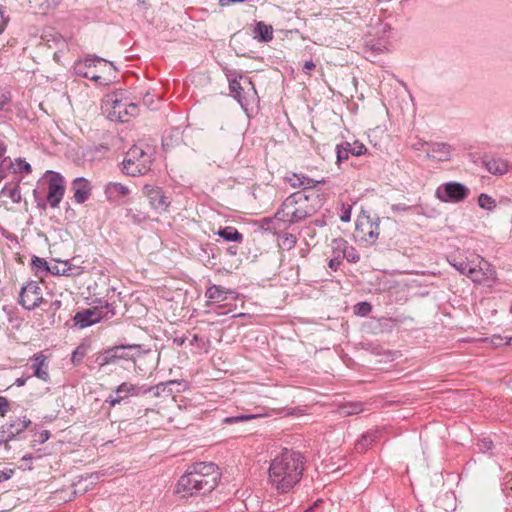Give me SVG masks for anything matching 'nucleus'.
Returning <instances> with one entry per match:
<instances>
[{
    "instance_id": "1",
    "label": "nucleus",
    "mask_w": 512,
    "mask_h": 512,
    "mask_svg": "<svg viewBox=\"0 0 512 512\" xmlns=\"http://www.w3.org/2000/svg\"><path fill=\"white\" fill-rule=\"evenodd\" d=\"M305 470V456L292 449H283L271 460L268 481L278 493L290 492L302 479Z\"/></svg>"
},
{
    "instance_id": "2",
    "label": "nucleus",
    "mask_w": 512,
    "mask_h": 512,
    "mask_svg": "<svg viewBox=\"0 0 512 512\" xmlns=\"http://www.w3.org/2000/svg\"><path fill=\"white\" fill-rule=\"evenodd\" d=\"M221 473L213 462H196L191 464L179 478L177 491L187 495H205L215 489Z\"/></svg>"
},
{
    "instance_id": "3",
    "label": "nucleus",
    "mask_w": 512,
    "mask_h": 512,
    "mask_svg": "<svg viewBox=\"0 0 512 512\" xmlns=\"http://www.w3.org/2000/svg\"><path fill=\"white\" fill-rule=\"evenodd\" d=\"M321 206L319 194L297 191L283 201L274 218L291 225L311 217Z\"/></svg>"
},
{
    "instance_id": "4",
    "label": "nucleus",
    "mask_w": 512,
    "mask_h": 512,
    "mask_svg": "<svg viewBox=\"0 0 512 512\" xmlns=\"http://www.w3.org/2000/svg\"><path fill=\"white\" fill-rule=\"evenodd\" d=\"M225 74L229 82L230 93L240 106L246 110L251 100L257 97V91L251 78L231 70H227Z\"/></svg>"
},
{
    "instance_id": "5",
    "label": "nucleus",
    "mask_w": 512,
    "mask_h": 512,
    "mask_svg": "<svg viewBox=\"0 0 512 512\" xmlns=\"http://www.w3.org/2000/svg\"><path fill=\"white\" fill-rule=\"evenodd\" d=\"M142 353H144V350L139 344L115 345L99 352L96 357V362L100 366L116 364L120 361L135 362L136 358Z\"/></svg>"
},
{
    "instance_id": "6",
    "label": "nucleus",
    "mask_w": 512,
    "mask_h": 512,
    "mask_svg": "<svg viewBox=\"0 0 512 512\" xmlns=\"http://www.w3.org/2000/svg\"><path fill=\"white\" fill-rule=\"evenodd\" d=\"M152 164V156L139 146H132L122 161V172L128 176L136 177L146 174Z\"/></svg>"
},
{
    "instance_id": "7",
    "label": "nucleus",
    "mask_w": 512,
    "mask_h": 512,
    "mask_svg": "<svg viewBox=\"0 0 512 512\" xmlns=\"http://www.w3.org/2000/svg\"><path fill=\"white\" fill-rule=\"evenodd\" d=\"M95 62H105L110 65V71H113L114 74L117 72V68L113 62L107 61L106 59L96 55H87L84 60H78L74 63V74L83 78L90 79L99 85H109L112 82L111 78L100 76L89 71L92 66H95Z\"/></svg>"
},
{
    "instance_id": "8",
    "label": "nucleus",
    "mask_w": 512,
    "mask_h": 512,
    "mask_svg": "<svg viewBox=\"0 0 512 512\" xmlns=\"http://www.w3.org/2000/svg\"><path fill=\"white\" fill-rule=\"evenodd\" d=\"M435 195L442 202L459 203L468 197L469 189L462 183L450 181L439 186Z\"/></svg>"
},
{
    "instance_id": "9",
    "label": "nucleus",
    "mask_w": 512,
    "mask_h": 512,
    "mask_svg": "<svg viewBox=\"0 0 512 512\" xmlns=\"http://www.w3.org/2000/svg\"><path fill=\"white\" fill-rule=\"evenodd\" d=\"M145 395L144 384L138 385L131 382H122L118 385L114 394H110L105 403H108L110 407H115L121 403H126L130 397Z\"/></svg>"
},
{
    "instance_id": "10",
    "label": "nucleus",
    "mask_w": 512,
    "mask_h": 512,
    "mask_svg": "<svg viewBox=\"0 0 512 512\" xmlns=\"http://www.w3.org/2000/svg\"><path fill=\"white\" fill-rule=\"evenodd\" d=\"M18 303L29 311L34 310L42 303H45L41 294V288L37 281H30L21 288Z\"/></svg>"
},
{
    "instance_id": "11",
    "label": "nucleus",
    "mask_w": 512,
    "mask_h": 512,
    "mask_svg": "<svg viewBox=\"0 0 512 512\" xmlns=\"http://www.w3.org/2000/svg\"><path fill=\"white\" fill-rule=\"evenodd\" d=\"M47 174L50 175V178L48 180L46 199L52 208H56L59 206L65 193L64 177L60 173L51 170L47 171Z\"/></svg>"
},
{
    "instance_id": "12",
    "label": "nucleus",
    "mask_w": 512,
    "mask_h": 512,
    "mask_svg": "<svg viewBox=\"0 0 512 512\" xmlns=\"http://www.w3.org/2000/svg\"><path fill=\"white\" fill-rule=\"evenodd\" d=\"M143 194L149 200L150 206L158 211L165 212L170 206V200L161 187L146 184L143 187Z\"/></svg>"
},
{
    "instance_id": "13",
    "label": "nucleus",
    "mask_w": 512,
    "mask_h": 512,
    "mask_svg": "<svg viewBox=\"0 0 512 512\" xmlns=\"http://www.w3.org/2000/svg\"><path fill=\"white\" fill-rule=\"evenodd\" d=\"M448 262L461 274L467 275L475 283H482L483 278L479 277L480 270H477L473 261H467L461 254H451L448 257Z\"/></svg>"
},
{
    "instance_id": "14",
    "label": "nucleus",
    "mask_w": 512,
    "mask_h": 512,
    "mask_svg": "<svg viewBox=\"0 0 512 512\" xmlns=\"http://www.w3.org/2000/svg\"><path fill=\"white\" fill-rule=\"evenodd\" d=\"M372 228V216L367 212L362 211L356 221L355 237L359 238L360 241H364L368 244L375 243V235H373Z\"/></svg>"
},
{
    "instance_id": "15",
    "label": "nucleus",
    "mask_w": 512,
    "mask_h": 512,
    "mask_svg": "<svg viewBox=\"0 0 512 512\" xmlns=\"http://www.w3.org/2000/svg\"><path fill=\"white\" fill-rule=\"evenodd\" d=\"M102 308L96 306L78 311L73 317L75 326L86 328L100 322L102 320Z\"/></svg>"
},
{
    "instance_id": "16",
    "label": "nucleus",
    "mask_w": 512,
    "mask_h": 512,
    "mask_svg": "<svg viewBox=\"0 0 512 512\" xmlns=\"http://www.w3.org/2000/svg\"><path fill=\"white\" fill-rule=\"evenodd\" d=\"M71 189L74 192V200L78 204L86 202L91 195V183L84 177H77L72 181Z\"/></svg>"
},
{
    "instance_id": "17",
    "label": "nucleus",
    "mask_w": 512,
    "mask_h": 512,
    "mask_svg": "<svg viewBox=\"0 0 512 512\" xmlns=\"http://www.w3.org/2000/svg\"><path fill=\"white\" fill-rule=\"evenodd\" d=\"M30 424L31 420L26 416H23L22 418H17L6 426H2L0 433L3 434L9 442L21 434Z\"/></svg>"
},
{
    "instance_id": "18",
    "label": "nucleus",
    "mask_w": 512,
    "mask_h": 512,
    "mask_svg": "<svg viewBox=\"0 0 512 512\" xmlns=\"http://www.w3.org/2000/svg\"><path fill=\"white\" fill-rule=\"evenodd\" d=\"M181 384L182 383L177 380H169L166 382H160L154 386L144 384L145 395L152 394L153 397H155V398H159L162 396L168 397V396L173 395V393L175 392L173 387L179 386Z\"/></svg>"
},
{
    "instance_id": "19",
    "label": "nucleus",
    "mask_w": 512,
    "mask_h": 512,
    "mask_svg": "<svg viewBox=\"0 0 512 512\" xmlns=\"http://www.w3.org/2000/svg\"><path fill=\"white\" fill-rule=\"evenodd\" d=\"M113 114H117L118 121L124 123L128 119L126 116H136L138 114V105L135 103H126L119 99H111Z\"/></svg>"
},
{
    "instance_id": "20",
    "label": "nucleus",
    "mask_w": 512,
    "mask_h": 512,
    "mask_svg": "<svg viewBox=\"0 0 512 512\" xmlns=\"http://www.w3.org/2000/svg\"><path fill=\"white\" fill-rule=\"evenodd\" d=\"M423 145H427L429 147L426 153L428 158L442 162L450 160L451 146L449 144L423 142L422 146Z\"/></svg>"
},
{
    "instance_id": "21",
    "label": "nucleus",
    "mask_w": 512,
    "mask_h": 512,
    "mask_svg": "<svg viewBox=\"0 0 512 512\" xmlns=\"http://www.w3.org/2000/svg\"><path fill=\"white\" fill-rule=\"evenodd\" d=\"M128 186L119 182H109L104 186V194L109 202H117L121 197L130 194Z\"/></svg>"
},
{
    "instance_id": "22",
    "label": "nucleus",
    "mask_w": 512,
    "mask_h": 512,
    "mask_svg": "<svg viewBox=\"0 0 512 512\" xmlns=\"http://www.w3.org/2000/svg\"><path fill=\"white\" fill-rule=\"evenodd\" d=\"M31 368L33 369V375L38 379L44 382H48L50 380V376L47 370V357L42 352L34 355Z\"/></svg>"
},
{
    "instance_id": "23",
    "label": "nucleus",
    "mask_w": 512,
    "mask_h": 512,
    "mask_svg": "<svg viewBox=\"0 0 512 512\" xmlns=\"http://www.w3.org/2000/svg\"><path fill=\"white\" fill-rule=\"evenodd\" d=\"M333 249L340 251L342 253L341 257L346 258L350 263H357L360 260L358 251L353 246H349L348 242L343 238L333 241Z\"/></svg>"
},
{
    "instance_id": "24",
    "label": "nucleus",
    "mask_w": 512,
    "mask_h": 512,
    "mask_svg": "<svg viewBox=\"0 0 512 512\" xmlns=\"http://www.w3.org/2000/svg\"><path fill=\"white\" fill-rule=\"evenodd\" d=\"M380 436V430H369L362 434L361 437L356 441L354 449L356 450L357 453H364L369 449V447H371L374 443L378 441Z\"/></svg>"
},
{
    "instance_id": "25",
    "label": "nucleus",
    "mask_w": 512,
    "mask_h": 512,
    "mask_svg": "<svg viewBox=\"0 0 512 512\" xmlns=\"http://www.w3.org/2000/svg\"><path fill=\"white\" fill-rule=\"evenodd\" d=\"M228 294L235 295L236 293L215 284L209 286L205 292V296L214 302L225 301L228 298Z\"/></svg>"
},
{
    "instance_id": "26",
    "label": "nucleus",
    "mask_w": 512,
    "mask_h": 512,
    "mask_svg": "<svg viewBox=\"0 0 512 512\" xmlns=\"http://www.w3.org/2000/svg\"><path fill=\"white\" fill-rule=\"evenodd\" d=\"M253 38L260 42H270L273 39L272 26L265 24L263 21L257 22L253 30Z\"/></svg>"
},
{
    "instance_id": "27",
    "label": "nucleus",
    "mask_w": 512,
    "mask_h": 512,
    "mask_svg": "<svg viewBox=\"0 0 512 512\" xmlns=\"http://www.w3.org/2000/svg\"><path fill=\"white\" fill-rule=\"evenodd\" d=\"M485 168L494 175H503L508 171V163L503 159H484Z\"/></svg>"
},
{
    "instance_id": "28",
    "label": "nucleus",
    "mask_w": 512,
    "mask_h": 512,
    "mask_svg": "<svg viewBox=\"0 0 512 512\" xmlns=\"http://www.w3.org/2000/svg\"><path fill=\"white\" fill-rule=\"evenodd\" d=\"M216 234L228 242L241 243L243 241V234L240 233L233 226H226L224 228H220Z\"/></svg>"
},
{
    "instance_id": "29",
    "label": "nucleus",
    "mask_w": 512,
    "mask_h": 512,
    "mask_svg": "<svg viewBox=\"0 0 512 512\" xmlns=\"http://www.w3.org/2000/svg\"><path fill=\"white\" fill-rule=\"evenodd\" d=\"M0 196H7L9 197L13 203H20L21 202V192H20V186L19 183L11 184L7 183L3 186V188L0 191Z\"/></svg>"
},
{
    "instance_id": "30",
    "label": "nucleus",
    "mask_w": 512,
    "mask_h": 512,
    "mask_svg": "<svg viewBox=\"0 0 512 512\" xmlns=\"http://www.w3.org/2000/svg\"><path fill=\"white\" fill-rule=\"evenodd\" d=\"M476 259L479 260V265H476L477 270H480L478 276L483 278V281L486 279H493L496 272L491 265L480 256H476Z\"/></svg>"
},
{
    "instance_id": "31",
    "label": "nucleus",
    "mask_w": 512,
    "mask_h": 512,
    "mask_svg": "<svg viewBox=\"0 0 512 512\" xmlns=\"http://www.w3.org/2000/svg\"><path fill=\"white\" fill-rule=\"evenodd\" d=\"M61 272L63 276L75 277L83 273V268L72 264L69 260L62 262Z\"/></svg>"
},
{
    "instance_id": "32",
    "label": "nucleus",
    "mask_w": 512,
    "mask_h": 512,
    "mask_svg": "<svg viewBox=\"0 0 512 512\" xmlns=\"http://www.w3.org/2000/svg\"><path fill=\"white\" fill-rule=\"evenodd\" d=\"M362 411V403L361 402H351L345 405H342L339 409V413L342 416H350L353 414H357Z\"/></svg>"
},
{
    "instance_id": "33",
    "label": "nucleus",
    "mask_w": 512,
    "mask_h": 512,
    "mask_svg": "<svg viewBox=\"0 0 512 512\" xmlns=\"http://www.w3.org/2000/svg\"><path fill=\"white\" fill-rule=\"evenodd\" d=\"M350 155V143L343 142L336 146L337 164L340 165L343 161L347 160Z\"/></svg>"
},
{
    "instance_id": "34",
    "label": "nucleus",
    "mask_w": 512,
    "mask_h": 512,
    "mask_svg": "<svg viewBox=\"0 0 512 512\" xmlns=\"http://www.w3.org/2000/svg\"><path fill=\"white\" fill-rule=\"evenodd\" d=\"M257 417H258V415H256V414H239L236 416L225 417L222 420V424L232 425V424H237V423L245 422L248 420H252Z\"/></svg>"
},
{
    "instance_id": "35",
    "label": "nucleus",
    "mask_w": 512,
    "mask_h": 512,
    "mask_svg": "<svg viewBox=\"0 0 512 512\" xmlns=\"http://www.w3.org/2000/svg\"><path fill=\"white\" fill-rule=\"evenodd\" d=\"M31 265L36 274L40 272H44L45 274L48 273L49 265L44 258L33 256L31 258Z\"/></svg>"
},
{
    "instance_id": "36",
    "label": "nucleus",
    "mask_w": 512,
    "mask_h": 512,
    "mask_svg": "<svg viewBox=\"0 0 512 512\" xmlns=\"http://www.w3.org/2000/svg\"><path fill=\"white\" fill-rule=\"evenodd\" d=\"M478 205L485 210H493L496 207V201L486 193H481L478 197Z\"/></svg>"
},
{
    "instance_id": "37",
    "label": "nucleus",
    "mask_w": 512,
    "mask_h": 512,
    "mask_svg": "<svg viewBox=\"0 0 512 512\" xmlns=\"http://www.w3.org/2000/svg\"><path fill=\"white\" fill-rule=\"evenodd\" d=\"M325 183L324 179L321 180H314L304 174L301 173V187H303V190L305 193H307V190L315 188L318 184Z\"/></svg>"
},
{
    "instance_id": "38",
    "label": "nucleus",
    "mask_w": 512,
    "mask_h": 512,
    "mask_svg": "<svg viewBox=\"0 0 512 512\" xmlns=\"http://www.w3.org/2000/svg\"><path fill=\"white\" fill-rule=\"evenodd\" d=\"M15 164L17 165V168L13 169L12 173H24V174H30L32 172L31 165L24 159V158H16Z\"/></svg>"
},
{
    "instance_id": "39",
    "label": "nucleus",
    "mask_w": 512,
    "mask_h": 512,
    "mask_svg": "<svg viewBox=\"0 0 512 512\" xmlns=\"http://www.w3.org/2000/svg\"><path fill=\"white\" fill-rule=\"evenodd\" d=\"M86 352L87 349L84 345L78 346L71 355V362L73 363V365H79L86 356Z\"/></svg>"
},
{
    "instance_id": "40",
    "label": "nucleus",
    "mask_w": 512,
    "mask_h": 512,
    "mask_svg": "<svg viewBox=\"0 0 512 512\" xmlns=\"http://www.w3.org/2000/svg\"><path fill=\"white\" fill-rule=\"evenodd\" d=\"M297 243V238L295 235L291 233H285L281 236V247L284 249L290 250L292 249Z\"/></svg>"
},
{
    "instance_id": "41",
    "label": "nucleus",
    "mask_w": 512,
    "mask_h": 512,
    "mask_svg": "<svg viewBox=\"0 0 512 512\" xmlns=\"http://www.w3.org/2000/svg\"><path fill=\"white\" fill-rule=\"evenodd\" d=\"M99 307L102 308V320H108L111 319L116 315V307L114 303H109L108 301H105L104 305H100Z\"/></svg>"
},
{
    "instance_id": "42",
    "label": "nucleus",
    "mask_w": 512,
    "mask_h": 512,
    "mask_svg": "<svg viewBox=\"0 0 512 512\" xmlns=\"http://www.w3.org/2000/svg\"><path fill=\"white\" fill-rule=\"evenodd\" d=\"M372 310V305L368 302H359L354 306V313L358 316H366L368 315Z\"/></svg>"
},
{
    "instance_id": "43",
    "label": "nucleus",
    "mask_w": 512,
    "mask_h": 512,
    "mask_svg": "<svg viewBox=\"0 0 512 512\" xmlns=\"http://www.w3.org/2000/svg\"><path fill=\"white\" fill-rule=\"evenodd\" d=\"M128 217L132 220L133 223H141L148 219V215L141 211H133L132 209L128 210Z\"/></svg>"
},
{
    "instance_id": "44",
    "label": "nucleus",
    "mask_w": 512,
    "mask_h": 512,
    "mask_svg": "<svg viewBox=\"0 0 512 512\" xmlns=\"http://www.w3.org/2000/svg\"><path fill=\"white\" fill-rule=\"evenodd\" d=\"M477 447L480 452L485 453V452L492 450L494 447V444L490 438H482V439L478 440Z\"/></svg>"
},
{
    "instance_id": "45",
    "label": "nucleus",
    "mask_w": 512,
    "mask_h": 512,
    "mask_svg": "<svg viewBox=\"0 0 512 512\" xmlns=\"http://www.w3.org/2000/svg\"><path fill=\"white\" fill-rule=\"evenodd\" d=\"M285 180L291 185L293 188L301 187V173H291L285 176Z\"/></svg>"
},
{
    "instance_id": "46",
    "label": "nucleus",
    "mask_w": 512,
    "mask_h": 512,
    "mask_svg": "<svg viewBox=\"0 0 512 512\" xmlns=\"http://www.w3.org/2000/svg\"><path fill=\"white\" fill-rule=\"evenodd\" d=\"M367 151V148L364 144L359 143L358 141H355L353 144H350V154L354 156H361L365 154Z\"/></svg>"
},
{
    "instance_id": "47",
    "label": "nucleus",
    "mask_w": 512,
    "mask_h": 512,
    "mask_svg": "<svg viewBox=\"0 0 512 512\" xmlns=\"http://www.w3.org/2000/svg\"><path fill=\"white\" fill-rule=\"evenodd\" d=\"M108 150L107 146L100 144L90 149L88 154H91V159L94 160L97 156L102 157Z\"/></svg>"
},
{
    "instance_id": "48",
    "label": "nucleus",
    "mask_w": 512,
    "mask_h": 512,
    "mask_svg": "<svg viewBox=\"0 0 512 512\" xmlns=\"http://www.w3.org/2000/svg\"><path fill=\"white\" fill-rule=\"evenodd\" d=\"M351 210H352L351 205H345V204L342 205V213L340 215V220L342 222H349L351 220Z\"/></svg>"
},
{
    "instance_id": "49",
    "label": "nucleus",
    "mask_w": 512,
    "mask_h": 512,
    "mask_svg": "<svg viewBox=\"0 0 512 512\" xmlns=\"http://www.w3.org/2000/svg\"><path fill=\"white\" fill-rule=\"evenodd\" d=\"M33 197L37 203V208L40 210H45L47 207L46 201L41 197L40 192L37 189L33 190Z\"/></svg>"
},
{
    "instance_id": "50",
    "label": "nucleus",
    "mask_w": 512,
    "mask_h": 512,
    "mask_svg": "<svg viewBox=\"0 0 512 512\" xmlns=\"http://www.w3.org/2000/svg\"><path fill=\"white\" fill-rule=\"evenodd\" d=\"M2 168V170L4 171H13V169H15L14 167V163L10 160L9 157H3L0 159V169Z\"/></svg>"
},
{
    "instance_id": "51",
    "label": "nucleus",
    "mask_w": 512,
    "mask_h": 512,
    "mask_svg": "<svg viewBox=\"0 0 512 512\" xmlns=\"http://www.w3.org/2000/svg\"><path fill=\"white\" fill-rule=\"evenodd\" d=\"M9 401L6 397L0 396V416L4 417L9 411Z\"/></svg>"
},
{
    "instance_id": "52",
    "label": "nucleus",
    "mask_w": 512,
    "mask_h": 512,
    "mask_svg": "<svg viewBox=\"0 0 512 512\" xmlns=\"http://www.w3.org/2000/svg\"><path fill=\"white\" fill-rule=\"evenodd\" d=\"M414 209V206L406 205L404 203L393 204L391 210L393 212H408Z\"/></svg>"
},
{
    "instance_id": "53",
    "label": "nucleus",
    "mask_w": 512,
    "mask_h": 512,
    "mask_svg": "<svg viewBox=\"0 0 512 512\" xmlns=\"http://www.w3.org/2000/svg\"><path fill=\"white\" fill-rule=\"evenodd\" d=\"M373 235H375V241L378 239L380 235V218L376 215L372 217V228Z\"/></svg>"
},
{
    "instance_id": "54",
    "label": "nucleus",
    "mask_w": 512,
    "mask_h": 512,
    "mask_svg": "<svg viewBox=\"0 0 512 512\" xmlns=\"http://www.w3.org/2000/svg\"><path fill=\"white\" fill-rule=\"evenodd\" d=\"M341 264V255L340 253L329 260V263H328V266L333 269L334 271H336L338 268H339V265Z\"/></svg>"
},
{
    "instance_id": "55",
    "label": "nucleus",
    "mask_w": 512,
    "mask_h": 512,
    "mask_svg": "<svg viewBox=\"0 0 512 512\" xmlns=\"http://www.w3.org/2000/svg\"><path fill=\"white\" fill-rule=\"evenodd\" d=\"M316 67L315 63L313 62V60H308L304 63L303 65V68H302V71L305 73V74H310V72L312 70H314Z\"/></svg>"
},
{
    "instance_id": "56",
    "label": "nucleus",
    "mask_w": 512,
    "mask_h": 512,
    "mask_svg": "<svg viewBox=\"0 0 512 512\" xmlns=\"http://www.w3.org/2000/svg\"><path fill=\"white\" fill-rule=\"evenodd\" d=\"M14 471L12 469L0 470V482L6 481L10 479L13 475Z\"/></svg>"
},
{
    "instance_id": "57",
    "label": "nucleus",
    "mask_w": 512,
    "mask_h": 512,
    "mask_svg": "<svg viewBox=\"0 0 512 512\" xmlns=\"http://www.w3.org/2000/svg\"><path fill=\"white\" fill-rule=\"evenodd\" d=\"M50 438V432L48 430H43L38 434V439L36 440L39 443H44Z\"/></svg>"
},
{
    "instance_id": "58",
    "label": "nucleus",
    "mask_w": 512,
    "mask_h": 512,
    "mask_svg": "<svg viewBox=\"0 0 512 512\" xmlns=\"http://www.w3.org/2000/svg\"><path fill=\"white\" fill-rule=\"evenodd\" d=\"M62 306V302L60 300H55L50 303L49 310L52 311V315L55 314Z\"/></svg>"
},
{
    "instance_id": "59",
    "label": "nucleus",
    "mask_w": 512,
    "mask_h": 512,
    "mask_svg": "<svg viewBox=\"0 0 512 512\" xmlns=\"http://www.w3.org/2000/svg\"><path fill=\"white\" fill-rule=\"evenodd\" d=\"M61 269L62 267H60L59 265L49 266L48 273L52 275L63 276Z\"/></svg>"
},
{
    "instance_id": "60",
    "label": "nucleus",
    "mask_w": 512,
    "mask_h": 512,
    "mask_svg": "<svg viewBox=\"0 0 512 512\" xmlns=\"http://www.w3.org/2000/svg\"><path fill=\"white\" fill-rule=\"evenodd\" d=\"M31 376H27V377H19L15 380L14 382V385L18 386V387H21V386H24L27 382V380L30 378Z\"/></svg>"
},
{
    "instance_id": "61",
    "label": "nucleus",
    "mask_w": 512,
    "mask_h": 512,
    "mask_svg": "<svg viewBox=\"0 0 512 512\" xmlns=\"http://www.w3.org/2000/svg\"><path fill=\"white\" fill-rule=\"evenodd\" d=\"M185 341H186V337L185 336L175 337L174 340H173V342L175 344H177L178 346H183Z\"/></svg>"
},
{
    "instance_id": "62",
    "label": "nucleus",
    "mask_w": 512,
    "mask_h": 512,
    "mask_svg": "<svg viewBox=\"0 0 512 512\" xmlns=\"http://www.w3.org/2000/svg\"><path fill=\"white\" fill-rule=\"evenodd\" d=\"M227 253L231 256H235L238 253V247L237 246H229L227 248Z\"/></svg>"
},
{
    "instance_id": "63",
    "label": "nucleus",
    "mask_w": 512,
    "mask_h": 512,
    "mask_svg": "<svg viewBox=\"0 0 512 512\" xmlns=\"http://www.w3.org/2000/svg\"><path fill=\"white\" fill-rule=\"evenodd\" d=\"M7 147L4 144L0 145V159L5 157Z\"/></svg>"
},
{
    "instance_id": "64",
    "label": "nucleus",
    "mask_w": 512,
    "mask_h": 512,
    "mask_svg": "<svg viewBox=\"0 0 512 512\" xmlns=\"http://www.w3.org/2000/svg\"><path fill=\"white\" fill-rule=\"evenodd\" d=\"M200 340V337L198 334H194L193 335V338L191 339L190 341V345H194L195 343H197L198 341Z\"/></svg>"
}]
</instances>
